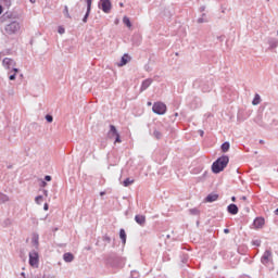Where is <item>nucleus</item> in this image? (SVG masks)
<instances>
[{
	"instance_id": "obj_1",
	"label": "nucleus",
	"mask_w": 278,
	"mask_h": 278,
	"mask_svg": "<svg viewBox=\"0 0 278 278\" xmlns=\"http://www.w3.org/2000/svg\"><path fill=\"white\" fill-rule=\"evenodd\" d=\"M227 164H229V156L223 155L213 163L212 172L218 175V173H223L227 168Z\"/></svg>"
},
{
	"instance_id": "obj_2",
	"label": "nucleus",
	"mask_w": 278,
	"mask_h": 278,
	"mask_svg": "<svg viewBox=\"0 0 278 278\" xmlns=\"http://www.w3.org/2000/svg\"><path fill=\"white\" fill-rule=\"evenodd\" d=\"M152 111L154 114H159V116H162L166 114V105L163 102H155L152 106Z\"/></svg>"
},
{
	"instance_id": "obj_3",
	"label": "nucleus",
	"mask_w": 278,
	"mask_h": 278,
	"mask_svg": "<svg viewBox=\"0 0 278 278\" xmlns=\"http://www.w3.org/2000/svg\"><path fill=\"white\" fill-rule=\"evenodd\" d=\"M18 29H21V25L17 22H12L11 24H9L4 27V31L9 36H12V34H16V31H18Z\"/></svg>"
},
{
	"instance_id": "obj_4",
	"label": "nucleus",
	"mask_w": 278,
	"mask_h": 278,
	"mask_svg": "<svg viewBox=\"0 0 278 278\" xmlns=\"http://www.w3.org/2000/svg\"><path fill=\"white\" fill-rule=\"evenodd\" d=\"M3 67L7 68V71H18V68H16V62H14V60L10 59V58H5L2 61Z\"/></svg>"
},
{
	"instance_id": "obj_5",
	"label": "nucleus",
	"mask_w": 278,
	"mask_h": 278,
	"mask_svg": "<svg viewBox=\"0 0 278 278\" xmlns=\"http://www.w3.org/2000/svg\"><path fill=\"white\" fill-rule=\"evenodd\" d=\"M38 262H39L38 252L33 250L31 252H29V265L35 268H38Z\"/></svg>"
},
{
	"instance_id": "obj_6",
	"label": "nucleus",
	"mask_w": 278,
	"mask_h": 278,
	"mask_svg": "<svg viewBox=\"0 0 278 278\" xmlns=\"http://www.w3.org/2000/svg\"><path fill=\"white\" fill-rule=\"evenodd\" d=\"M100 8L105 14H110L112 10V2L110 0H100Z\"/></svg>"
},
{
	"instance_id": "obj_7",
	"label": "nucleus",
	"mask_w": 278,
	"mask_h": 278,
	"mask_svg": "<svg viewBox=\"0 0 278 278\" xmlns=\"http://www.w3.org/2000/svg\"><path fill=\"white\" fill-rule=\"evenodd\" d=\"M109 138H115V142H121V135L116 130V126L110 125Z\"/></svg>"
},
{
	"instance_id": "obj_8",
	"label": "nucleus",
	"mask_w": 278,
	"mask_h": 278,
	"mask_svg": "<svg viewBox=\"0 0 278 278\" xmlns=\"http://www.w3.org/2000/svg\"><path fill=\"white\" fill-rule=\"evenodd\" d=\"M270 257H273V252H270V250H266L261 258L262 264H268L270 262Z\"/></svg>"
},
{
	"instance_id": "obj_9",
	"label": "nucleus",
	"mask_w": 278,
	"mask_h": 278,
	"mask_svg": "<svg viewBox=\"0 0 278 278\" xmlns=\"http://www.w3.org/2000/svg\"><path fill=\"white\" fill-rule=\"evenodd\" d=\"M135 220L137 225H140V227H144V225H147V216L144 215H136Z\"/></svg>"
},
{
	"instance_id": "obj_10",
	"label": "nucleus",
	"mask_w": 278,
	"mask_h": 278,
	"mask_svg": "<svg viewBox=\"0 0 278 278\" xmlns=\"http://www.w3.org/2000/svg\"><path fill=\"white\" fill-rule=\"evenodd\" d=\"M87 13L85 14L83 22L88 23V16H90V10L92 9V0H86Z\"/></svg>"
},
{
	"instance_id": "obj_11",
	"label": "nucleus",
	"mask_w": 278,
	"mask_h": 278,
	"mask_svg": "<svg viewBox=\"0 0 278 278\" xmlns=\"http://www.w3.org/2000/svg\"><path fill=\"white\" fill-rule=\"evenodd\" d=\"M264 218L263 217H256L253 222L254 225V229H262V227H264Z\"/></svg>"
},
{
	"instance_id": "obj_12",
	"label": "nucleus",
	"mask_w": 278,
	"mask_h": 278,
	"mask_svg": "<svg viewBox=\"0 0 278 278\" xmlns=\"http://www.w3.org/2000/svg\"><path fill=\"white\" fill-rule=\"evenodd\" d=\"M128 62H131V56L126 53L122 56L121 62L117 63V66H125Z\"/></svg>"
},
{
	"instance_id": "obj_13",
	"label": "nucleus",
	"mask_w": 278,
	"mask_h": 278,
	"mask_svg": "<svg viewBox=\"0 0 278 278\" xmlns=\"http://www.w3.org/2000/svg\"><path fill=\"white\" fill-rule=\"evenodd\" d=\"M227 212L228 214H231L232 216H236V214H238L239 210H238V205L236 204H229L227 206Z\"/></svg>"
},
{
	"instance_id": "obj_14",
	"label": "nucleus",
	"mask_w": 278,
	"mask_h": 278,
	"mask_svg": "<svg viewBox=\"0 0 278 278\" xmlns=\"http://www.w3.org/2000/svg\"><path fill=\"white\" fill-rule=\"evenodd\" d=\"M206 203H214V201H218L217 193H211L205 198Z\"/></svg>"
},
{
	"instance_id": "obj_15",
	"label": "nucleus",
	"mask_w": 278,
	"mask_h": 278,
	"mask_svg": "<svg viewBox=\"0 0 278 278\" xmlns=\"http://www.w3.org/2000/svg\"><path fill=\"white\" fill-rule=\"evenodd\" d=\"M151 84H153V80L152 79H146L142 81V85H141V89H140V92H144V90H147V88H149V86H151Z\"/></svg>"
},
{
	"instance_id": "obj_16",
	"label": "nucleus",
	"mask_w": 278,
	"mask_h": 278,
	"mask_svg": "<svg viewBox=\"0 0 278 278\" xmlns=\"http://www.w3.org/2000/svg\"><path fill=\"white\" fill-rule=\"evenodd\" d=\"M63 260L66 263H71V262H73V260H75V255H73V253H71V252H67V253L63 254Z\"/></svg>"
},
{
	"instance_id": "obj_17",
	"label": "nucleus",
	"mask_w": 278,
	"mask_h": 278,
	"mask_svg": "<svg viewBox=\"0 0 278 278\" xmlns=\"http://www.w3.org/2000/svg\"><path fill=\"white\" fill-rule=\"evenodd\" d=\"M119 238H121L123 244L127 243V233L125 232V229L119 230Z\"/></svg>"
},
{
	"instance_id": "obj_18",
	"label": "nucleus",
	"mask_w": 278,
	"mask_h": 278,
	"mask_svg": "<svg viewBox=\"0 0 278 278\" xmlns=\"http://www.w3.org/2000/svg\"><path fill=\"white\" fill-rule=\"evenodd\" d=\"M261 101H262V98L260 97L258 93H256V94L254 96L253 101H252V105H260Z\"/></svg>"
},
{
	"instance_id": "obj_19",
	"label": "nucleus",
	"mask_w": 278,
	"mask_h": 278,
	"mask_svg": "<svg viewBox=\"0 0 278 278\" xmlns=\"http://www.w3.org/2000/svg\"><path fill=\"white\" fill-rule=\"evenodd\" d=\"M230 147H231V146L229 144L228 141L224 142V143L222 144V151H223V153H227V151H229Z\"/></svg>"
},
{
	"instance_id": "obj_20",
	"label": "nucleus",
	"mask_w": 278,
	"mask_h": 278,
	"mask_svg": "<svg viewBox=\"0 0 278 278\" xmlns=\"http://www.w3.org/2000/svg\"><path fill=\"white\" fill-rule=\"evenodd\" d=\"M123 23H124V25H126V27H128L129 29H131V21L129 20V17L124 16V17H123Z\"/></svg>"
},
{
	"instance_id": "obj_21",
	"label": "nucleus",
	"mask_w": 278,
	"mask_h": 278,
	"mask_svg": "<svg viewBox=\"0 0 278 278\" xmlns=\"http://www.w3.org/2000/svg\"><path fill=\"white\" fill-rule=\"evenodd\" d=\"M134 179H130V178H126L124 181H123V186L125 188H129V186H131V184H134Z\"/></svg>"
},
{
	"instance_id": "obj_22",
	"label": "nucleus",
	"mask_w": 278,
	"mask_h": 278,
	"mask_svg": "<svg viewBox=\"0 0 278 278\" xmlns=\"http://www.w3.org/2000/svg\"><path fill=\"white\" fill-rule=\"evenodd\" d=\"M153 137L156 139V140H162V132L157 129H154L153 131Z\"/></svg>"
},
{
	"instance_id": "obj_23",
	"label": "nucleus",
	"mask_w": 278,
	"mask_h": 278,
	"mask_svg": "<svg viewBox=\"0 0 278 278\" xmlns=\"http://www.w3.org/2000/svg\"><path fill=\"white\" fill-rule=\"evenodd\" d=\"M9 200L8 195L0 193V203H8Z\"/></svg>"
},
{
	"instance_id": "obj_24",
	"label": "nucleus",
	"mask_w": 278,
	"mask_h": 278,
	"mask_svg": "<svg viewBox=\"0 0 278 278\" xmlns=\"http://www.w3.org/2000/svg\"><path fill=\"white\" fill-rule=\"evenodd\" d=\"M189 213L192 215V216H199V211L197 208H191L189 210Z\"/></svg>"
},
{
	"instance_id": "obj_25",
	"label": "nucleus",
	"mask_w": 278,
	"mask_h": 278,
	"mask_svg": "<svg viewBox=\"0 0 278 278\" xmlns=\"http://www.w3.org/2000/svg\"><path fill=\"white\" fill-rule=\"evenodd\" d=\"M47 123H53V115H46Z\"/></svg>"
},
{
	"instance_id": "obj_26",
	"label": "nucleus",
	"mask_w": 278,
	"mask_h": 278,
	"mask_svg": "<svg viewBox=\"0 0 278 278\" xmlns=\"http://www.w3.org/2000/svg\"><path fill=\"white\" fill-rule=\"evenodd\" d=\"M33 244H35L36 247H38V235H35L34 237H33Z\"/></svg>"
},
{
	"instance_id": "obj_27",
	"label": "nucleus",
	"mask_w": 278,
	"mask_h": 278,
	"mask_svg": "<svg viewBox=\"0 0 278 278\" xmlns=\"http://www.w3.org/2000/svg\"><path fill=\"white\" fill-rule=\"evenodd\" d=\"M40 201H42V195L36 197L35 202L37 203V205H40Z\"/></svg>"
},
{
	"instance_id": "obj_28",
	"label": "nucleus",
	"mask_w": 278,
	"mask_h": 278,
	"mask_svg": "<svg viewBox=\"0 0 278 278\" xmlns=\"http://www.w3.org/2000/svg\"><path fill=\"white\" fill-rule=\"evenodd\" d=\"M103 241H104V242H108V243H111V242H112V239H111L110 237H108V236H104V237H103Z\"/></svg>"
},
{
	"instance_id": "obj_29",
	"label": "nucleus",
	"mask_w": 278,
	"mask_h": 278,
	"mask_svg": "<svg viewBox=\"0 0 278 278\" xmlns=\"http://www.w3.org/2000/svg\"><path fill=\"white\" fill-rule=\"evenodd\" d=\"M254 247H260L262 244L261 240H254L253 241Z\"/></svg>"
},
{
	"instance_id": "obj_30",
	"label": "nucleus",
	"mask_w": 278,
	"mask_h": 278,
	"mask_svg": "<svg viewBox=\"0 0 278 278\" xmlns=\"http://www.w3.org/2000/svg\"><path fill=\"white\" fill-rule=\"evenodd\" d=\"M9 79H10L11 81H14V79H16V73H14L13 75H10V76H9Z\"/></svg>"
},
{
	"instance_id": "obj_31",
	"label": "nucleus",
	"mask_w": 278,
	"mask_h": 278,
	"mask_svg": "<svg viewBox=\"0 0 278 278\" xmlns=\"http://www.w3.org/2000/svg\"><path fill=\"white\" fill-rule=\"evenodd\" d=\"M58 31H59V34H64L65 29H64V27L60 26Z\"/></svg>"
},
{
	"instance_id": "obj_32",
	"label": "nucleus",
	"mask_w": 278,
	"mask_h": 278,
	"mask_svg": "<svg viewBox=\"0 0 278 278\" xmlns=\"http://www.w3.org/2000/svg\"><path fill=\"white\" fill-rule=\"evenodd\" d=\"M40 186H41V188H45V187H47V181H41V184H40Z\"/></svg>"
},
{
	"instance_id": "obj_33",
	"label": "nucleus",
	"mask_w": 278,
	"mask_h": 278,
	"mask_svg": "<svg viewBox=\"0 0 278 278\" xmlns=\"http://www.w3.org/2000/svg\"><path fill=\"white\" fill-rule=\"evenodd\" d=\"M43 210H45V212H47V211L49 210V204H48V203H46V204L43 205Z\"/></svg>"
},
{
	"instance_id": "obj_34",
	"label": "nucleus",
	"mask_w": 278,
	"mask_h": 278,
	"mask_svg": "<svg viewBox=\"0 0 278 278\" xmlns=\"http://www.w3.org/2000/svg\"><path fill=\"white\" fill-rule=\"evenodd\" d=\"M45 180H46V181H51V176L47 175V176L45 177Z\"/></svg>"
},
{
	"instance_id": "obj_35",
	"label": "nucleus",
	"mask_w": 278,
	"mask_h": 278,
	"mask_svg": "<svg viewBox=\"0 0 278 278\" xmlns=\"http://www.w3.org/2000/svg\"><path fill=\"white\" fill-rule=\"evenodd\" d=\"M45 197H49V191L47 189H43Z\"/></svg>"
},
{
	"instance_id": "obj_36",
	"label": "nucleus",
	"mask_w": 278,
	"mask_h": 278,
	"mask_svg": "<svg viewBox=\"0 0 278 278\" xmlns=\"http://www.w3.org/2000/svg\"><path fill=\"white\" fill-rule=\"evenodd\" d=\"M64 12H65V15L68 16V7H65Z\"/></svg>"
},
{
	"instance_id": "obj_37",
	"label": "nucleus",
	"mask_w": 278,
	"mask_h": 278,
	"mask_svg": "<svg viewBox=\"0 0 278 278\" xmlns=\"http://www.w3.org/2000/svg\"><path fill=\"white\" fill-rule=\"evenodd\" d=\"M3 14V7L0 4V15Z\"/></svg>"
},
{
	"instance_id": "obj_38",
	"label": "nucleus",
	"mask_w": 278,
	"mask_h": 278,
	"mask_svg": "<svg viewBox=\"0 0 278 278\" xmlns=\"http://www.w3.org/2000/svg\"><path fill=\"white\" fill-rule=\"evenodd\" d=\"M100 197H105V191H101Z\"/></svg>"
},
{
	"instance_id": "obj_39",
	"label": "nucleus",
	"mask_w": 278,
	"mask_h": 278,
	"mask_svg": "<svg viewBox=\"0 0 278 278\" xmlns=\"http://www.w3.org/2000/svg\"><path fill=\"white\" fill-rule=\"evenodd\" d=\"M241 201H247V197L245 195L241 197Z\"/></svg>"
},
{
	"instance_id": "obj_40",
	"label": "nucleus",
	"mask_w": 278,
	"mask_h": 278,
	"mask_svg": "<svg viewBox=\"0 0 278 278\" xmlns=\"http://www.w3.org/2000/svg\"><path fill=\"white\" fill-rule=\"evenodd\" d=\"M224 233H229V229L228 228L224 229Z\"/></svg>"
},
{
	"instance_id": "obj_41",
	"label": "nucleus",
	"mask_w": 278,
	"mask_h": 278,
	"mask_svg": "<svg viewBox=\"0 0 278 278\" xmlns=\"http://www.w3.org/2000/svg\"><path fill=\"white\" fill-rule=\"evenodd\" d=\"M85 249H86V251H91L92 247H87Z\"/></svg>"
},
{
	"instance_id": "obj_42",
	"label": "nucleus",
	"mask_w": 278,
	"mask_h": 278,
	"mask_svg": "<svg viewBox=\"0 0 278 278\" xmlns=\"http://www.w3.org/2000/svg\"><path fill=\"white\" fill-rule=\"evenodd\" d=\"M231 201L235 203V201H236V197H232V198H231Z\"/></svg>"
},
{
	"instance_id": "obj_43",
	"label": "nucleus",
	"mask_w": 278,
	"mask_h": 278,
	"mask_svg": "<svg viewBox=\"0 0 278 278\" xmlns=\"http://www.w3.org/2000/svg\"><path fill=\"white\" fill-rule=\"evenodd\" d=\"M203 134H204L203 130H200V136H203Z\"/></svg>"
},
{
	"instance_id": "obj_44",
	"label": "nucleus",
	"mask_w": 278,
	"mask_h": 278,
	"mask_svg": "<svg viewBox=\"0 0 278 278\" xmlns=\"http://www.w3.org/2000/svg\"><path fill=\"white\" fill-rule=\"evenodd\" d=\"M21 276H22V277H25V273H22Z\"/></svg>"
},
{
	"instance_id": "obj_45",
	"label": "nucleus",
	"mask_w": 278,
	"mask_h": 278,
	"mask_svg": "<svg viewBox=\"0 0 278 278\" xmlns=\"http://www.w3.org/2000/svg\"><path fill=\"white\" fill-rule=\"evenodd\" d=\"M148 105H149V106H151V105H152V103H151V102H148Z\"/></svg>"
},
{
	"instance_id": "obj_46",
	"label": "nucleus",
	"mask_w": 278,
	"mask_h": 278,
	"mask_svg": "<svg viewBox=\"0 0 278 278\" xmlns=\"http://www.w3.org/2000/svg\"><path fill=\"white\" fill-rule=\"evenodd\" d=\"M30 3H35V0H30Z\"/></svg>"
},
{
	"instance_id": "obj_47",
	"label": "nucleus",
	"mask_w": 278,
	"mask_h": 278,
	"mask_svg": "<svg viewBox=\"0 0 278 278\" xmlns=\"http://www.w3.org/2000/svg\"><path fill=\"white\" fill-rule=\"evenodd\" d=\"M175 116H179V113H175Z\"/></svg>"
},
{
	"instance_id": "obj_48",
	"label": "nucleus",
	"mask_w": 278,
	"mask_h": 278,
	"mask_svg": "<svg viewBox=\"0 0 278 278\" xmlns=\"http://www.w3.org/2000/svg\"><path fill=\"white\" fill-rule=\"evenodd\" d=\"M260 143H261V144L264 143V140H261Z\"/></svg>"
},
{
	"instance_id": "obj_49",
	"label": "nucleus",
	"mask_w": 278,
	"mask_h": 278,
	"mask_svg": "<svg viewBox=\"0 0 278 278\" xmlns=\"http://www.w3.org/2000/svg\"><path fill=\"white\" fill-rule=\"evenodd\" d=\"M119 5H121V8H123V3H121Z\"/></svg>"
}]
</instances>
